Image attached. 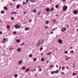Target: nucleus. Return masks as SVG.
<instances>
[{
    "label": "nucleus",
    "instance_id": "a211bd4d",
    "mask_svg": "<svg viewBox=\"0 0 78 78\" xmlns=\"http://www.w3.org/2000/svg\"><path fill=\"white\" fill-rule=\"evenodd\" d=\"M25 68L26 67L24 66H23V67H22V70H25Z\"/></svg>",
    "mask_w": 78,
    "mask_h": 78
},
{
    "label": "nucleus",
    "instance_id": "b1692460",
    "mask_svg": "<svg viewBox=\"0 0 78 78\" xmlns=\"http://www.w3.org/2000/svg\"><path fill=\"white\" fill-rule=\"evenodd\" d=\"M51 74H54V73H55V71H52L51 72Z\"/></svg>",
    "mask_w": 78,
    "mask_h": 78
},
{
    "label": "nucleus",
    "instance_id": "a19ab883",
    "mask_svg": "<svg viewBox=\"0 0 78 78\" xmlns=\"http://www.w3.org/2000/svg\"><path fill=\"white\" fill-rule=\"evenodd\" d=\"M10 6H12V5H13V4L10 3Z\"/></svg>",
    "mask_w": 78,
    "mask_h": 78
},
{
    "label": "nucleus",
    "instance_id": "a878e982",
    "mask_svg": "<svg viewBox=\"0 0 78 78\" xmlns=\"http://www.w3.org/2000/svg\"><path fill=\"white\" fill-rule=\"evenodd\" d=\"M41 61H44V58H42L41 59Z\"/></svg>",
    "mask_w": 78,
    "mask_h": 78
},
{
    "label": "nucleus",
    "instance_id": "4c0bfd02",
    "mask_svg": "<svg viewBox=\"0 0 78 78\" xmlns=\"http://www.w3.org/2000/svg\"><path fill=\"white\" fill-rule=\"evenodd\" d=\"M11 20H14V17H12L11 18Z\"/></svg>",
    "mask_w": 78,
    "mask_h": 78
},
{
    "label": "nucleus",
    "instance_id": "5701e85b",
    "mask_svg": "<svg viewBox=\"0 0 78 78\" xmlns=\"http://www.w3.org/2000/svg\"><path fill=\"white\" fill-rule=\"evenodd\" d=\"M22 61H19L18 63L19 64H21V63H22Z\"/></svg>",
    "mask_w": 78,
    "mask_h": 78
},
{
    "label": "nucleus",
    "instance_id": "ea45409f",
    "mask_svg": "<svg viewBox=\"0 0 78 78\" xmlns=\"http://www.w3.org/2000/svg\"><path fill=\"white\" fill-rule=\"evenodd\" d=\"M33 12H36V10H34V11H33Z\"/></svg>",
    "mask_w": 78,
    "mask_h": 78
},
{
    "label": "nucleus",
    "instance_id": "9d476101",
    "mask_svg": "<svg viewBox=\"0 0 78 78\" xmlns=\"http://www.w3.org/2000/svg\"><path fill=\"white\" fill-rule=\"evenodd\" d=\"M56 21V20L55 19H53L52 20V23H55Z\"/></svg>",
    "mask_w": 78,
    "mask_h": 78
},
{
    "label": "nucleus",
    "instance_id": "bf43d9fd",
    "mask_svg": "<svg viewBox=\"0 0 78 78\" xmlns=\"http://www.w3.org/2000/svg\"><path fill=\"white\" fill-rule=\"evenodd\" d=\"M73 65L74 66H75V62L73 63Z\"/></svg>",
    "mask_w": 78,
    "mask_h": 78
},
{
    "label": "nucleus",
    "instance_id": "dca6fc26",
    "mask_svg": "<svg viewBox=\"0 0 78 78\" xmlns=\"http://www.w3.org/2000/svg\"><path fill=\"white\" fill-rule=\"evenodd\" d=\"M6 28L8 29H9V28H10V26L9 25H7L6 26Z\"/></svg>",
    "mask_w": 78,
    "mask_h": 78
},
{
    "label": "nucleus",
    "instance_id": "13d9d810",
    "mask_svg": "<svg viewBox=\"0 0 78 78\" xmlns=\"http://www.w3.org/2000/svg\"><path fill=\"white\" fill-rule=\"evenodd\" d=\"M55 29H52V30H53V31H55Z\"/></svg>",
    "mask_w": 78,
    "mask_h": 78
},
{
    "label": "nucleus",
    "instance_id": "e433bc0d",
    "mask_svg": "<svg viewBox=\"0 0 78 78\" xmlns=\"http://www.w3.org/2000/svg\"><path fill=\"white\" fill-rule=\"evenodd\" d=\"M32 56H33V55L31 54L30 55H29V57H31Z\"/></svg>",
    "mask_w": 78,
    "mask_h": 78
},
{
    "label": "nucleus",
    "instance_id": "1a4fd4ad",
    "mask_svg": "<svg viewBox=\"0 0 78 78\" xmlns=\"http://www.w3.org/2000/svg\"><path fill=\"white\" fill-rule=\"evenodd\" d=\"M6 41V38H4L3 39V41H2L3 43H5L4 41Z\"/></svg>",
    "mask_w": 78,
    "mask_h": 78
},
{
    "label": "nucleus",
    "instance_id": "5fc2aeb1",
    "mask_svg": "<svg viewBox=\"0 0 78 78\" xmlns=\"http://www.w3.org/2000/svg\"><path fill=\"white\" fill-rule=\"evenodd\" d=\"M66 0H62L63 2H66Z\"/></svg>",
    "mask_w": 78,
    "mask_h": 78
},
{
    "label": "nucleus",
    "instance_id": "0eeeda50",
    "mask_svg": "<svg viewBox=\"0 0 78 78\" xmlns=\"http://www.w3.org/2000/svg\"><path fill=\"white\" fill-rule=\"evenodd\" d=\"M12 14H16L17 12H16L12 11L11 12Z\"/></svg>",
    "mask_w": 78,
    "mask_h": 78
},
{
    "label": "nucleus",
    "instance_id": "cd10ccee",
    "mask_svg": "<svg viewBox=\"0 0 78 78\" xmlns=\"http://www.w3.org/2000/svg\"><path fill=\"white\" fill-rule=\"evenodd\" d=\"M77 75V73H74L73 74V76H75V75Z\"/></svg>",
    "mask_w": 78,
    "mask_h": 78
},
{
    "label": "nucleus",
    "instance_id": "7ed1b4c3",
    "mask_svg": "<svg viewBox=\"0 0 78 78\" xmlns=\"http://www.w3.org/2000/svg\"><path fill=\"white\" fill-rule=\"evenodd\" d=\"M67 9V7L66 5H64L63 8V10L65 11Z\"/></svg>",
    "mask_w": 78,
    "mask_h": 78
},
{
    "label": "nucleus",
    "instance_id": "7c9ffc66",
    "mask_svg": "<svg viewBox=\"0 0 78 78\" xmlns=\"http://www.w3.org/2000/svg\"><path fill=\"white\" fill-rule=\"evenodd\" d=\"M25 44V43H24V42H23L22 43V44H21V46H22L23 45H24Z\"/></svg>",
    "mask_w": 78,
    "mask_h": 78
},
{
    "label": "nucleus",
    "instance_id": "f257e3e1",
    "mask_svg": "<svg viewBox=\"0 0 78 78\" xmlns=\"http://www.w3.org/2000/svg\"><path fill=\"white\" fill-rule=\"evenodd\" d=\"M44 42V40L43 39H40L38 41V43H37L36 45V47H38L41 44H42V43H43Z\"/></svg>",
    "mask_w": 78,
    "mask_h": 78
},
{
    "label": "nucleus",
    "instance_id": "9b49d317",
    "mask_svg": "<svg viewBox=\"0 0 78 78\" xmlns=\"http://www.w3.org/2000/svg\"><path fill=\"white\" fill-rule=\"evenodd\" d=\"M29 70H30V69H29V68H27L26 69L25 71L26 72H27L29 71Z\"/></svg>",
    "mask_w": 78,
    "mask_h": 78
},
{
    "label": "nucleus",
    "instance_id": "3c124183",
    "mask_svg": "<svg viewBox=\"0 0 78 78\" xmlns=\"http://www.w3.org/2000/svg\"><path fill=\"white\" fill-rule=\"evenodd\" d=\"M32 22V20H29V22Z\"/></svg>",
    "mask_w": 78,
    "mask_h": 78
},
{
    "label": "nucleus",
    "instance_id": "39448f33",
    "mask_svg": "<svg viewBox=\"0 0 78 78\" xmlns=\"http://www.w3.org/2000/svg\"><path fill=\"white\" fill-rule=\"evenodd\" d=\"M73 13L74 14H77L78 13V11L76 10H74V11L73 12Z\"/></svg>",
    "mask_w": 78,
    "mask_h": 78
},
{
    "label": "nucleus",
    "instance_id": "c9c22d12",
    "mask_svg": "<svg viewBox=\"0 0 78 78\" xmlns=\"http://www.w3.org/2000/svg\"><path fill=\"white\" fill-rule=\"evenodd\" d=\"M36 61V58L34 59V61Z\"/></svg>",
    "mask_w": 78,
    "mask_h": 78
},
{
    "label": "nucleus",
    "instance_id": "4d7b16f0",
    "mask_svg": "<svg viewBox=\"0 0 78 78\" xmlns=\"http://www.w3.org/2000/svg\"><path fill=\"white\" fill-rule=\"evenodd\" d=\"M59 69H61V66H59Z\"/></svg>",
    "mask_w": 78,
    "mask_h": 78
},
{
    "label": "nucleus",
    "instance_id": "a18cd8bd",
    "mask_svg": "<svg viewBox=\"0 0 78 78\" xmlns=\"http://www.w3.org/2000/svg\"><path fill=\"white\" fill-rule=\"evenodd\" d=\"M40 49L41 50H43V48H40Z\"/></svg>",
    "mask_w": 78,
    "mask_h": 78
},
{
    "label": "nucleus",
    "instance_id": "8fccbe9b",
    "mask_svg": "<svg viewBox=\"0 0 78 78\" xmlns=\"http://www.w3.org/2000/svg\"><path fill=\"white\" fill-rule=\"evenodd\" d=\"M38 68V69H40V68H41V66H38L37 67Z\"/></svg>",
    "mask_w": 78,
    "mask_h": 78
},
{
    "label": "nucleus",
    "instance_id": "0e129e2a",
    "mask_svg": "<svg viewBox=\"0 0 78 78\" xmlns=\"http://www.w3.org/2000/svg\"><path fill=\"white\" fill-rule=\"evenodd\" d=\"M31 71L32 72H33V69H32L31 70Z\"/></svg>",
    "mask_w": 78,
    "mask_h": 78
},
{
    "label": "nucleus",
    "instance_id": "338daca9",
    "mask_svg": "<svg viewBox=\"0 0 78 78\" xmlns=\"http://www.w3.org/2000/svg\"><path fill=\"white\" fill-rule=\"evenodd\" d=\"M67 28H69V25L67 26Z\"/></svg>",
    "mask_w": 78,
    "mask_h": 78
},
{
    "label": "nucleus",
    "instance_id": "de8ad7c7",
    "mask_svg": "<svg viewBox=\"0 0 78 78\" xmlns=\"http://www.w3.org/2000/svg\"><path fill=\"white\" fill-rule=\"evenodd\" d=\"M28 1H29V0H26V2L27 3L28 2Z\"/></svg>",
    "mask_w": 78,
    "mask_h": 78
},
{
    "label": "nucleus",
    "instance_id": "79ce46f5",
    "mask_svg": "<svg viewBox=\"0 0 78 78\" xmlns=\"http://www.w3.org/2000/svg\"><path fill=\"white\" fill-rule=\"evenodd\" d=\"M2 32L0 31V34H2Z\"/></svg>",
    "mask_w": 78,
    "mask_h": 78
},
{
    "label": "nucleus",
    "instance_id": "2eb2a0df",
    "mask_svg": "<svg viewBox=\"0 0 78 78\" xmlns=\"http://www.w3.org/2000/svg\"><path fill=\"white\" fill-rule=\"evenodd\" d=\"M1 14H4L5 13V12H4L3 10H2L1 11Z\"/></svg>",
    "mask_w": 78,
    "mask_h": 78
},
{
    "label": "nucleus",
    "instance_id": "864d4df0",
    "mask_svg": "<svg viewBox=\"0 0 78 78\" xmlns=\"http://www.w3.org/2000/svg\"><path fill=\"white\" fill-rule=\"evenodd\" d=\"M61 73H62V74H64V72H62Z\"/></svg>",
    "mask_w": 78,
    "mask_h": 78
},
{
    "label": "nucleus",
    "instance_id": "473e14b6",
    "mask_svg": "<svg viewBox=\"0 0 78 78\" xmlns=\"http://www.w3.org/2000/svg\"><path fill=\"white\" fill-rule=\"evenodd\" d=\"M16 31H14L13 32V34H16Z\"/></svg>",
    "mask_w": 78,
    "mask_h": 78
},
{
    "label": "nucleus",
    "instance_id": "6e6552de",
    "mask_svg": "<svg viewBox=\"0 0 78 78\" xmlns=\"http://www.w3.org/2000/svg\"><path fill=\"white\" fill-rule=\"evenodd\" d=\"M17 51H18V52H20V51H21V48H18L17 49Z\"/></svg>",
    "mask_w": 78,
    "mask_h": 78
},
{
    "label": "nucleus",
    "instance_id": "bb28decb",
    "mask_svg": "<svg viewBox=\"0 0 78 78\" xmlns=\"http://www.w3.org/2000/svg\"><path fill=\"white\" fill-rule=\"evenodd\" d=\"M51 54V52L48 53L47 54V55H50Z\"/></svg>",
    "mask_w": 78,
    "mask_h": 78
},
{
    "label": "nucleus",
    "instance_id": "20e7f679",
    "mask_svg": "<svg viewBox=\"0 0 78 78\" xmlns=\"http://www.w3.org/2000/svg\"><path fill=\"white\" fill-rule=\"evenodd\" d=\"M66 30V28L65 27H63L61 29V31L62 32H64Z\"/></svg>",
    "mask_w": 78,
    "mask_h": 78
},
{
    "label": "nucleus",
    "instance_id": "2f4dec72",
    "mask_svg": "<svg viewBox=\"0 0 78 78\" xmlns=\"http://www.w3.org/2000/svg\"><path fill=\"white\" fill-rule=\"evenodd\" d=\"M58 7H59V6H58V5H55V7H56V8H58Z\"/></svg>",
    "mask_w": 78,
    "mask_h": 78
},
{
    "label": "nucleus",
    "instance_id": "37998d69",
    "mask_svg": "<svg viewBox=\"0 0 78 78\" xmlns=\"http://www.w3.org/2000/svg\"><path fill=\"white\" fill-rule=\"evenodd\" d=\"M64 67H63L62 68V70H64Z\"/></svg>",
    "mask_w": 78,
    "mask_h": 78
},
{
    "label": "nucleus",
    "instance_id": "58836bf2",
    "mask_svg": "<svg viewBox=\"0 0 78 78\" xmlns=\"http://www.w3.org/2000/svg\"><path fill=\"white\" fill-rule=\"evenodd\" d=\"M68 53V52L67 51H65V53H66V54H67Z\"/></svg>",
    "mask_w": 78,
    "mask_h": 78
},
{
    "label": "nucleus",
    "instance_id": "69168bd1",
    "mask_svg": "<svg viewBox=\"0 0 78 78\" xmlns=\"http://www.w3.org/2000/svg\"><path fill=\"white\" fill-rule=\"evenodd\" d=\"M56 67H58V65H57L56 66Z\"/></svg>",
    "mask_w": 78,
    "mask_h": 78
},
{
    "label": "nucleus",
    "instance_id": "603ef678",
    "mask_svg": "<svg viewBox=\"0 0 78 78\" xmlns=\"http://www.w3.org/2000/svg\"><path fill=\"white\" fill-rule=\"evenodd\" d=\"M23 5H25V2H23Z\"/></svg>",
    "mask_w": 78,
    "mask_h": 78
},
{
    "label": "nucleus",
    "instance_id": "c756f323",
    "mask_svg": "<svg viewBox=\"0 0 78 78\" xmlns=\"http://www.w3.org/2000/svg\"><path fill=\"white\" fill-rule=\"evenodd\" d=\"M70 58V57H67V58H66V60H68V59H69V58Z\"/></svg>",
    "mask_w": 78,
    "mask_h": 78
},
{
    "label": "nucleus",
    "instance_id": "f8f14e48",
    "mask_svg": "<svg viewBox=\"0 0 78 78\" xmlns=\"http://www.w3.org/2000/svg\"><path fill=\"white\" fill-rule=\"evenodd\" d=\"M55 73H58L59 72V70H57L56 71H55Z\"/></svg>",
    "mask_w": 78,
    "mask_h": 78
},
{
    "label": "nucleus",
    "instance_id": "f03ea898",
    "mask_svg": "<svg viewBox=\"0 0 78 78\" xmlns=\"http://www.w3.org/2000/svg\"><path fill=\"white\" fill-rule=\"evenodd\" d=\"M20 27V25H19L18 24L16 25L15 26V28H16V29H18V28H19Z\"/></svg>",
    "mask_w": 78,
    "mask_h": 78
},
{
    "label": "nucleus",
    "instance_id": "c85d7f7f",
    "mask_svg": "<svg viewBox=\"0 0 78 78\" xmlns=\"http://www.w3.org/2000/svg\"><path fill=\"white\" fill-rule=\"evenodd\" d=\"M14 77L15 78H17V74H15L14 75Z\"/></svg>",
    "mask_w": 78,
    "mask_h": 78
},
{
    "label": "nucleus",
    "instance_id": "f704fd0d",
    "mask_svg": "<svg viewBox=\"0 0 78 78\" xmlns=\"http://www.w3.org/2000/svg\"><path fill=\"white\" fill-rule=\"evenodd\" d=\"M41 14V12H38V15H40V14Z\"/></svg>",
    "mask_w": 78,
    "mask_h": 78
},
{
    "label": "nucleus",
    "instance_id": "09e8293b",
    "mask_svg": "<svg viewBox=\"0 0 78 78\" xmlns=\"http://www.w3.org/2000/svg\"><path fill=\"white\" fill-rule=\"evenodd\" d=\"M53 67V65H51L50 66V67Z\"/></svg>",
    "mask_w": 78,
    "mask_h": 78
},
{
    "label": "nucleus",
    "instance_id": "680f3d73",
    "mask_svg": "<svg viewBox=\"0 0 78 78\" xmlns=\"http://www.w3.org/2000/svg\"><path fill=\"white\" fill-rule=\"evenodd\" d=\"M71 53H73V51H71Z\"/></svg>",
    "mask_w": 78,
    "mask_h": 78
},
{
    "label": "nucleus",
    "instance_id": "412c9836",
    "mask_svg": "<svg viewBox=\"0 0 78 78\" xmlns=\"http://www.w3.org/2000/svg\"><path fill=\"white\" fill-rule=\"evenodd\" d=\"M50 11H54V9H53V8H51L50 9Z\"/></svg>",
    "mask_w": 78,
    "mask_h": 78
},
{
    "label": "nucleus",
    "instance_id": "4468645a",
    "mask_svg": "<svg viewBox=\"0 0 78 78\" xmlns=\"http://www.w3.org/2000/svg\"><path fill=\"white\" fill-rule=\"evenodd\" d=\"M4 9L5 10H8V8H7V7H4Z\"/></svg>",
    "mask_w": 78,
    "mask_h": 78
},
{
    "label": "nucleus",
    "instance_id": "393cba45",
    "mask_svg": "<svg viewBox=\"0 0 78 78\" xmlns=\"http://www.w3.org/2000/svg\"><path fill=\"white\" fill-rule=\"evenodd\" d=\"M46 11H50V9L49 8H48L46 9Z\"/></svg>",
    "mask_w": 78,
    "mask_h": 78
},
{
    "label": "nucleus",
    "instance_id": "774afa93",
    "mask_svg": "<svg viewBox=\"0 0 78 78\" xmlns=\"http://www.w3.org/2000/svg\"><path fill=\"white\" fill-rule=\"evenodd\" d=\"M67 69H68V70H69V67H67Z\"/></svg>",
    "mask_w": 78,
    "mask_h": 78
},
{
    "label": "nucleus",
    "instance_id": "aec40b11",
    "mask_svg": "<svg viewBox=\"0 0 78 78\" xmlns=\"http://www.w3.org/2000/svg\"><path fill=\"white\" fill-rule=\"evenodd\" d=\"M16 42H17V43H19L20 42V40L18 39L16 40Z\"/></svg>",
    "mask_w": 78,
    "mask_h": 78
},
{
    "label": "nucleus",
    "instance_id": "ddd939ff",
    "mask_svg": "<svg viewBox=\"0 0 78 78\" xmlns=\"http://www.w3.org/2000/svg\"><path fill=\"white\" fill-rule=\"evenodd\" d=\"M16 8H20V5L18 4L16 5Z\"/></svg>",
    "mask_w": 78,
    "mask_h": 78
},
{
    "label": "nucleus",
    "instance_id": "49530a36",
    "mask_svg": "<svg viewBox=\"0 0 78 78\" xmlns=\"http://www.w3.org/2000/svg\"><path fill=\"white\" fill-rule=\"evenodd\" d=\"M13 49V48H9V50H12V49Z\"/></svg>",
    "mask_w": 78,
    "mask_h": 78
},
{
    "label": "nucleus",
    "instance_id": "6e6d98bb",
    "mask_svg": "<svg viewBox=\"0 0 78 78\" xmlns=\"http://www.w3.org/2000/svg\"><path fill=\"white\" fill-rule=\"evenodd\" d=\"M53 32H52L51 33V34H53Z\"/></svg>",
    "mask_w": 78,
    "mask_h": 78
},
{
    "label": "nucleus",
    "instance_id": "e2e57ef3",
    "mask_svg": "<svg viewBox=\"0 0 78 78\" xmlns=\"http://www.w3.org/2000/svg\"><path fill=\"white\" fill-rule=\"evenodd\" d=\"M49 62V61H48L47 62V63H48V62Z\"/></svg>",
    "mask_w": 78,
    "mask_h": 78
},
{
    "label": "nucleus",
    "instance_id": "052dcab7",
    "mask_svg": "<svg viewBox=\"0 0 78 78\" xmlns=\"http://www.w3.org/2000/svg\"><path fill=\"white\" fill-rule=\"evenodd\" d=\"M24 14H26V12H24Z\"/></svg>",
    "mask_w": 78,
    "mask_h": 78
},
{
    "label": "nucleus",
    "instance_id": "4be33fe9",
    "mask_svg": "<svg viewBox=\"0 0 78 78\" xmlns=\"http://www.w3.org/2000/svg\"><path fill=\"white\" fill-rule=\"evenodd\" d=\"M45 23H46V24H48V23H49V22H48V21H46L45 22Z\"/></svg>",
    "mask_w": 78,
    "mask_h": 78
},
{
    "label": "nucleus",
    "instance_id": "c03bdc74",
    "mask_svg": "<svg viewBox=\"0 0 78 78\" xmlns=\"http://www.w3.org/2000/svg\"><path fill=\"white\" fill-rule=\"evenodd\" d=\"M39 71L41 72V71H42V69H39Z\"/></svg>",
    "mask_w": 78,
    "mask_h": 78
},
{
    "label": "nucleus",
    "instance_id": "f3484780",
    "mask_svg": "<svg viewBox=\"0 0 78 78\" xmlns=\"http://www.w3.org/2000/svg\"><path fill=\"white\" fill-rule=\"evenodd\" d=\"M31 2L33 3H34V2H36V0H31Z\"/></svg>",
    "mask_w": 78,
    "mask_h": 78
},
{
    "label": "nucleus",
    "instance_id": "6ab92c4d",
    "mask_svg": "<svg viewBox=\"0 0 78 78\" xmlns=\"http://www.w3.org/2000/svg\"><path fill=\"white\" fill-rule=\"evenodd\" d=\"M29 30V28L28 27H26L25 28V30H26V31H28Z\"/></svg>",
    "mask_w": 78,
    "mask_h": 78
},
{
    "label": "nucleus",
    "instance_id": "72a5a7b5",
    "mask_svg": "<svg viewBox=\"0 0 78 78\" xmlns=\"http://www.w3.org/2000/svg\"><path fill=\"white\" fill-rule=\"evenodd\" d=\"M45 28L46 29H47V28H48V26H45Z\"/></svg>",
    "mask_w": 78,
    "mask_h": 78
},
{
    "label": "nucleus",
    "instance_id": "423d86ee",
    "mask_svg": "<svg viewBox=\"0 0 78 78\" xmlns=\"http://www.w3.org/2000/svg\"><path fill=\"white\" fill-rule=\"evenodd\" d=\"M58 43L59 44H62V40L61 39H60V40H58Z\"/></svg>",
    "mask_w": 78,
    "mask_h": 78
}]
</instances>
